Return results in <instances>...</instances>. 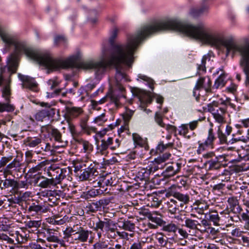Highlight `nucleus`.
<instances>
[{
  "label": "nucleus",
  "mask_w": 249,
  "mask_h": 249,
  "mask_svg": "<svg viewBox=\"0 0 249 249\" xmlns=\"http://www.w3.org/2000/svg\"><path fill=\"white\" fill-rule=\"evenodd\" d=\"M132 38L128 39L126 46H116L110 55H107L104 52L103 58L99 61L92 60L80 61L78 56H72L71 59L73 61L70 62L69 68H81L86 70L93 69L99 75L104 73L107 68L114 67L116 70V89L121 92L122 97L125 98L124 94L125 89L123 86V82L127 81L128 79L125 73L120 70V67L121 64L130 66L134 61L133 54L136 46L135 43H132Z\"/></svg>",
  "instance_id": "obj_1"
},
{
  "label": "nucleus",
  "mask_w": 249,
  "mask_h": 249,
  "mask_svg": "<svg viewBox=\"0 0 249 249\" xmlns=\"http://www.w3.org/2000/svg\"><path fill=\"white\" fill-rule=\"evenodd\" d=\"M167 30H176L182 32L188 36L200 40L212 46V32L207 28L203 24L200 23L196 25H193L181 22L177 19H170L162 22L143 26L135 35L127 36V42L125 45L114 44V40L117 37L119 32V30L116 27H114L109 40L112 46V49L109 54L105 51H103V54L105 52L107 55H110L116 46L122 45L125 46L127 45L129 38H132V43L136 44L135 52L139 44L145 37L153 33Z\"/></svg>",
  "instance_id": "obj_2"
},
{
  "label": "nucleus",
  "mask_w": 249,
  "mask_h": 249,
  "mask_svg": "<svg viewBox=\"0 0 249 249\" xmlns=\"http://www.w3.org/2000/svg\"><path fill=\"white\" fill-rule=\"evenodd\" d=\"M0 36L7 45L15 46V52L13 53H16L17 57H19L20 53L23 52L29 58L46 67L48 73L60 69L69 68L70 62L72 61L71 56L65 60L54 58L49 53H42L28 48L24 43L18 41L15 36L3 30L0 26Z\"/></svg>",
  "instance_id": "obj_3"
},
{
  "label": "nucleus",
  "mask_w": 249,
  "mask_h": 249,
  "mask_svg": "<svg viewBox=\"0 0 249 249\" xmlns=\"http://www.w3.org/2000/svg\"><path fill=\"white\" fill-rule=\"evenodd\" d=\"M75 170L81 180H89L95 182L99 180L100 175L95 165L90 162H82L75 166Z\"/></svg>",
  "instance_id": "obj_4"
},
{
  "label": "nucleus",
  "mask_w": 249,
  "mask_h": 249,
  "mask_svg": "<svg viewBox=\"0 0 249 249\" xmlns=\"http://www.w3.org/2000/svg\"><path fill=\"white\" fill-rule=\"evenodd\" d=\"M232 131V127L229 124L226 125L224 132L221 129L220 126L218 127L217 131V135L220 144L233 145L238 142H247V137L242 135L243 131L242 130H238L237 132L233 133L232 139L230 141H228L227 137L231 134Z\"/></svg>",
  "instance_id": "obj_5"
},
{
  "label": "nucleus",
  "mask_w": 249,
  "mask_h": 249,
  "mask_svg": "<svg viewBox=\"0 0 249 249\" xmlns=\"http://www.w3.org/2000/svg\"><path fill=\"white\" fill-rule=\"evenodd\" d=\"M20 61L19 57H17L16 53H12L7 58L6 65L0 67V85L4 78H10L12 74L16 73L18 70Z\"/></svg>",
  "instance_id": "obj_6"
},
{
  "label": "nucleus",
  "mask_w": 249,
  "mask_h": 249,
  "mask_svg": "<svg viewBox=\"0 0 249 249\" xmlns=\"http://www.w3.org/2000/svg\"><path fill=\"white\" fill-rule=\"evenodd\" d=\"M222 104L223 103L220 104L217 101H213L208 105V111L213 114L215 121L221 124L226 123V109L222 107Z\"/></svg>",
  "instance_id": "obj_7"
},
{
  "label": "nucleus",
  "mask_w": 249,
  "mask_h": 249,
  "mask_svg": "<svg viewBox=\"0 0 249 249\" xmlns=\"http://www.w3.org/2000/svg\"><path fill=\"white\" fill-rule=\"evenodd\" d=\"M47 174L51 178V180L55 186L60 184L61 181L66 177L68 174L66 169H62L60 167L54 168L50 167L48 170Z\"/></svg>",
  "instance_id": "obj_8"
},
{
  "label": "nucleus",
  "mask_w": 249,
  "mask_h": 249,
  "mask_svg": "<svg viewBox=\"0 0 249 249\" xmlns=\"http://www.w3.org/2000/svg\"><path fill=\"white\" fill-rule=\"evenodd\" d=\"M239 219V217L232 212V209L230 211L227 209L220 213V225H231L234 222L238 221Z\"/></svg>",
  "instance_id": "obj_9"
},
{
  "label": "nucleus",
  "mask_w": 249,
  "mask_h": 249,
  "mask_svg": "<svg viewBox=\"0 0 249 249\" xmlns=\"http://www.w3.org/2000/svg\"><path fill=\"white\" fill-rule=\"evenodd\" d=\"M42 131H46L51 134L55 141L61 143L60 146H64L66 144V142L64 141L60 132L53 126L50 124L46 125L41 127Z\"/></svg>",
  "instance_id": "obj_10"
},
{
  "label": "nucleus",
  "mask_w": 249,
  "mask_h": 249,
  "mask_svg": "<svg viewBox=\"0 0 249 249\" xmlns=\"http://www.w3.org/2000/svg\"><path fill=\"white\" fill-rule=\"evenodd\" d=\"M165 165H166V168L163 172L162 174L164 177L166 178H170L177 174L182 167V163L178 160L177 162L166 163Z\"/></svg>",
  "instance_id": "obj_11"
},
{
  "label": "nucleus",
  "mask_w": 249,
  "mask_h": 249,
  "mask_svg": "<svg viewBox=\"0 0 249 249\" xmlns=\"http://www.w3.org/2000/svg\"><path fill=\"white\" fill-rule=\"evenodd\" d=\"M212 82L209 77H200L197 81L196 85L194 88L193 94L195 96L196 90H200L204 89L207 92L211 91Z\"/></svg>",
  "instance_id": "obj_12"
},
{
  "label": "nucleus",
  "mask_w": 249,
  "mask_h": 249,
  "mask_svg": "<svg viewBox=\"0 0 249 249\" xmlns=\"http://www.w3.org/2000/svg\"><path fill=\"white\" fill-rule=\"evenodd\" d=\"M18 77L23 82V87L29 89L34 91H37L38 85L34 78L22 75L20 73L18 74Z\"/></svg>",
  "instance_id": "obj_13"
},
{
  "label": "nucleus",
  "mask_w": 249,
  "mask_h": 249,
  "mask_svg": "<svg viewBox=\"0 0 249 249\" xmlns=\"http://www.w3.org/2000/svg\"><path fill=\"white\" fill-rule=\"evenodd\" d=\"M83 113V109L78 107H66L64 117L67 122L77 118Z\"/></svg>",
  "instance_id": "obj_14"
},
{
  "label": "nucleus",
  "mask_w": 249,
  "mask_h": 249,
  "mask_svg": "<svg viewBox=\"0 0 249 249\" xmlns=\"http://www.w3.org/2000/svg\"><path fill=\"white\" fill-rule=\"evenodd\" d=\"M42 107H49L46 109H42L37 112L35 115V118L36 121L42 122L43 120L47 117H50L52 113L54 114L53 109L51 108L48 103L42 102L40 104Z\"/></svg>",
  "instance_id": "obj_15"
},
{
  "label": "nucleus",
  "mask_w": 249,
  "mask_h": 249,
  "mask_svg": "<svg viewBox=\"0 0 249 249\" xmlns=\"http://www.w3.org/2000/svg\"><path fill=\"white\" fill-rule=\"evenodd\" d=\"M216 140L213 130L212 127L209 128L208 130V135L206 140L203 143H199V147L197 150L198 153H200L201 150H204L207 146H212L213 145V142Z\"/></svg>",
  "instance_id": "obj_16"
},
{
  "label": "nucleus",
  "mask_w": 249,
  "mask_h": 249,
  "mask_svg": "<svg viewBox=\"0 0 249 249\" xmlns=\"http://www.w3.org/2000/svg\"><path fill=\"white\" fill-rule=\"evenodd\" d=\"M12 79L10 78H4V80L1 81V84L0 86L2 85H4L3 88L2 90V96L5 99L6 101H10V97L11 95V83Z\"/></svg>",
  "instance_id": "obj_17"
},
{
  "label": "nucleus",
  "mask_w": 249,
  "mask_h": 249,
  "mask_svg": "<svg viewBox=\"0 0 249 249\" xmlns=\"http://www.w3.org/2000/svg\"><path fill=\"white\" fill-rule=\"evenodd\" d=\"M89 119L88 115H85L81 118L80 125L82 131L88 135H90L91 133H96L97 129L95 127L90 126L88 124Z\"/></svg>",
  "instance_id": "obj_18"
},
{
  "label": "nucleus",
  "mask_w": 249,
  "mask_h": 249,
  "mask_svg": "<svg viewBox=\"0 0 249 249\" xmlns=\"http://www.w3.org/2000/svg\"><path fill=\"white\" fill-rule=\"evenodd\" d=\"M173 196L177 199L179 202V205L181 208H185V205H187L190 202V196L187 194H183L179 192H175L172 194Z\"/></svg>",
  "instance_id": "obj_19"
},
{
  "label": "nucleus",
  "mask_w": 249,
  "mask_h": 249,
  "mask_svg": "<svg viewBox=\"0 0 249 249\" xmlns=\"http://www.w3.org/2000/svg\"><path fill=\"white\" fill-rule=\"evenodd\" d=\"M113 139L111 137L104 138L101 141V144L98 146V152L102 155H107V149L112 144Z\"/></svg>",
  "instance_id": "obj_20"
},
{
  "label": "nucleus",
  "mask_w": 249,
  "mask_h": 249,
  "mask_svg": "<svg viewBox=\"0 0 249 249\" xmlns=\"http://www.w3.org/2000/svg\"><path fill=\"white\" fill-rule=\"evenodd\" d=\"M36 183L38 184V186L41 188H47L51 186H55L51 178H48L43 176L37 177L35 179Z\"/></svg>",
  "instance_id": "obj_21"
},
{
  "label": "nucleus",
  "mask_w": 249,
  "mask_h": 249,
  "mask_svg": "<svg viewBox=\"0 0 249 249\" xmlns=\"http://www.w3.org/2000/svg\"><path fill=\"white\" fill-rule=\"evenodd\" d=\"M168 210L171 214H176L181 211L183 208L179 205V202L173 199H171L167 203Z\"/></svg>",
  "instance_id": "obj_22"
},
{
  "label": "nucleus",
  "mask_w": 249,
  "mask_h": 249,
  "mask_svg": "<svg viewBox=\"0 0 249 249\" xmlns=\"http://www.w3.org/2000/svg\"><path fill=\"white\" fill-rule=\"evenodd\" d=\"M153 173L151 170V167L148 162L145 167L142 168L138 173V177L142 180L147 181L149 179L150 174Z\"/></svg>",
  "instance_id": "obj_23"
},
{
  "label": "nucleus",
  "mask_w": 249,
  "mask_h": 249,
  "mask_svg": "<svg viewBox=\"0 0 249 249\" xmlns=\"http://www.w3.org/2000/svg\"><path fill=\"white\" fill-rule=\"evenodd\" d=\"M209 205L204 201L197 200L193 204V209L199 214H205L204 211L208 210Z\"/></svg>",
  "instance_id": "obj_24"
},
{
  "label": "nucleus",
  "mask_w": 249,
  "mask_h": 249,
  "mask_svg": "<svg viewBox=\"0 0 249 249\" xmlns=\"http://www.w3.org/2000/svg\"><path fill=\"white\" fill-rule=\"evenodd\" d=\"M147 201V206L151 207H158L161 203L160 196L156 194L149 196Z\"/></svg>",
  "instance_id": "obj_25"
},
{
  "label": "nucleus",
  "mask_w": 249,
  "mask_h": 249,
  "mask_svg": "<svg viewBox=\"0 0 249 249\" xmlns=\"http://www.w3.org/2000/svg\"><path fill=\"white\" fill-rule=\"evenodd\" d=\"M42 142L41 136L28 137L24 140V143L30 147H35Z\"/></svg>",
  "instance_id": "obj_26"
},
{
  "label": "nucleus",
  "mask_w": 249,
  "mask_h": 249,
  "mask_svg": "<svg viewBox=\"0 0 249 249\" xmlns=\"http://www.w3.org/2000/svg\"><path fill=\"white\" fill-rule=\"evenodd\" d=\"M97 184L101 187L105 186H114L115 185V179L113 180L110 175H107L105 177H100Z\"/></svg>",
  "instance_id": "obj_27"
},
{
  "label": "nucleus",
  "mask_w": 249,
  "mask_h": 249,
  "mask_svg": "<svg viewBox=\"0 0 249 249\" xmlns=\"http://www.w3.org/2000/svg\"><path fill=\"white\" fill-rule=\"evenodd\" d=\"M205 218L213 223L214 225H220V215L216 211H211L205 213Z\"/></svg>",
  "instance_id": "obj_28"
},
{
  "label": "nucleus",
  "mask_w": 249,
  "mask_h": 249,
  "mask_svg": "<svg viewBox=\"0 0 249 249\" xmlns=\"http://www.w3.org/2000/svg\"><path fill=\"white\" fill-rule=\"evenodd\" d=\"M91 231L86 230L82 228L80 231L74 236L75 239L78 240L82 242H86Z\"/></svg>",
  "instance_id": "obj_29"
},
{
  "label": "nucleus",
  "mask_w": 249,
  "mask_h": 249,
  "mask_svg": "<svg viewBox=\"0 0 249 249\" xmlns=\"http://www.w3.org/2000/svg\"><path fill=\"white\" fill-rule=\"evenodd\" d=\"M155 239L160 246L165 247L168 243V238L162 232H157L155 234Z\"/></svg>",
  "instance_id": "obj_30"
},
{
  "label": "nucleus",
  "mask_w": 249,
  "mask_h": 249,
  "mask_svg": "<svg viewBox=\"0 0 249 249\" xmlns=\"http://www.w3.org/2000/svg\"><path fill=\"white\" fill-rule=\"evenodd\" d=\"M77 143L81 145L84 151V152H89L92 150V145L87 141L82 138H74Z\"/></svg>",
  "instance_id": "obj_31"
},
{
  "label": "nucleus",
  "mask_w": 249,
  "mask_h": 249,
  "mask_svg": "<svg viewBox=\"0 0 249 249\" xmlns=\"http://www.w3.org/2000/svg\"><path fill=\"white\" fill-rule=\"evenodd\" d=\"M15 107L10 103V101L6 102H0V113L3 112H13Z\"/></svg>",
  "instance_id": "obj_32"
},
{
  "label": "nucleus",
  "mask_w": 249,
  "mask_h": 249,
  "mask_svg": "<svg viewBox=\"0 0 249 249\" xmlns=\"http://www.w3.org/2000/svg\"><path fill=\"white\" fill-rule=\"evenodd\" d=\"M164 223V224L163 225L162 229L163 231L173 233L175 234L178 230V226L173 222L167 224H165V222Z\"/></svg>",
  "instance_id": "obj_33"
},
{
  "label": "nucleus",
  "mask_w": 249,
  "mask_h": 249,
  "mask_svg": "<svg viewBox=\"0 0 249 249\" xmlns=\"http://www.w3.org/2000/svg\"><path fill=\"white\" fill-rule=\"evenodd\" d=\"M104 226L105 229L107 232H114L117 230L115 223L110 219H105Z\"/></svg>",
  "instance_id": "obj_34"
},
{
  "label": "nucleus",
  "mask_w": 249,
  "mask_h": 249,
  "mask_svg": "<svg viewBox=\"0 0 249 249\" xmlns=\"http://www.w3.org/2000/svg\"><path fill=\"white\" fill-rule=\"evenodd\" d=\"M28 212L31 215H34L39 213L44 212V211L43 210L42 206L35 203H33L29 207Z\"/></svg>",
  "instance_id": "obj_35"
},
{
  "label": "nucleus",
  "mask_w": 249,
  "mask_h": 249,
  "mask_svg": "<svg viewBox=\"0 0 249 249\" xmlns=\"http://www.w3.org/2000/svg\"><path fill=\"white\" fill-rule=\"evenodd\" d=\"M157 215H158L157 212L155 213H148L146 215L152 222H154L160 226H161L163 224L164 222L161 218L157 216Z\"/></svg>",
  "instance_id": "obj_36"
},
{
  "label": "nucleus",
  "mask_w": 249,
  "mask_h": 249,
  "mask_svg": "<svg viewBox=\"0 0 249 249\" xmlns=\"http://www.w3.org/2000/svg\"><path fill=\"white\" fill-rule=\"evenodd\" d=\"M48 164L47 161H43L38 163L36 165H33L29 170L30 173H35L41 170L45 169L46 166Z\"/></svg>",
  "instance_id": "obj_37"
},
{
  "label": "nucleus",
  "mask_w": 249,
  "mask_h": 249,
  "mask_svg": "<svg viewBox=\"0 0 249 249\" xmlns=\"http://www.w3.org/2000/svg\"><path fill=\"white\" fill-rule=\"evenodd\" d=\"M119 227L126 231H133L135 229V224L129 220H124L120 223Z\"/></svg>",
  "instance_id": "obj_38"
},
{
  "label": "nucleus",
  "mask_w": 249,
  "mask_h": 249,
  "mask_svg": "<svg viewBox=\"0 0 249 249\" xmlns=\"http://www.w3.org/2000/svg\"><path fill=\"white\" fill-rule=\"evenodd\" d=\"M208 8V6L206 5H203L200 8H193L191 9V14L194 17H198L204 13L207 12Z\"/></svg>",
  "instance_id": "obj_39"
},
{
  "label": "nucleus",
  "mask_w": 249,
  "mask_h": 249,
  "mask_svg": "<svg viewBox=\"0 0 249 249\" xmlns=\"http://www.w3.org/2000/svg\"><path fill=\"white\" fill-rule=\"evenodd\" d=\"M141 105L140 107L142 108L145 107V105L150 104L152 102V98L149 92H145L143 96L141 98Z\"/></svg>",
  "instance_id": "obj_40"
},
{
  "label": "nucleus",
  "mask_w": 249,
  "mask_h": 249,
  "mask_svg": "<svg viewBox=\"0 0 249 249\" xmlns=\"http://www.w3.org/2000/svg\"><path fill=\"white\" fill-rule=\"evenodd\" d=\"M171 155L169 153H165L162 155L160 156L157 158L155 159L154 160L150 161V162L164 164V163L170 158Z\"/></svg>",
  "instance_id": "obj_41"
},
{
  "label": "nucleus",
  "mask_w": 249,
  "mask_h": 249,
  "mask_svg": "<svg viewBox=\"0 0 249 249\" xmlns=\"http://www.w3.org/2000/svg\"><path fill=\"white\" fill-rule=\"evenodd\" d=\"M225 84V75L222 74L215 80L213 88L217 89L219 88L224 87Z\"/></svg>",
  "instance_id": "obj_42"
},
{
  "label": "nucleus",
  "mask_w": 249,
  "mask_h": 249,
  "mask_svg": "<svg viewBox=\"0 0 249 249\" xmlns=\"http://www.w3.org/2000/svg\"><path fill=\"white\" fill-rule=\"evenodd\" d=\"M185 226L191 230H196L197 226L199 225L197 220L187 218L185 221Z\"/></svg>",
  "instance_id": "obj_43"
},
{
  "label": "nucleus",
  "mask_w": 249,
  "mask_h": 249,
  "mask_svg": "<svg viewBox=\"0 0 249 249\" xmlns=\"http://www.w3.org/2000/svg\"><path fill=\"white\" fill-rule=\"evenodd\" d=\"M209 170H218L221 168L222 164L217 160H210L207 161Z\"/></svg>",
  "instance_id": "obj_44"
},
{
  "label": "nucleus",
  "mask_w": 249,
  "mask_h": 249,
  "mask_svg": "<svg viewBox=\"0 0 249 249\" xmlns=\"http://www.w3.org/2000/svg\"><path fill=\"white\" fill-rule=\"evenodd\" d=\"M87 208H88L89 211L92 213H95L102 210L97 201L89 203L87 206Z\"/></svg>",
  "instance_id": "obj_45"
},
{
  "label": "nucleus",
  "mask_w": 249,
  "mask_h": 249,
  "mask_svg": "<svg viewBox=\"0 0 249 249\" xmlns=\"http://www.w3.org/2000/svg\"><path fill=\"white\" fill-rule=\"evenodd\" d=\"M21 165V164L19 161L15 159L12 162L8 164L6 167L9 168V169L12 170L13 171L17 170L19 171V168L20 167Z\"/></svg>",
  "instance_id": "obj_46"
},
{
  "label": "nucleus",
  "mask_w": 249,
  "mask_h": 249,
  "mask_svg": "<svg viewBox=\"0 0 249 249\" xmlns=\"http://www.w3.org/2000/svg\"><path fill=\"white\" fill-rule=\"evenodd\" d=\"M55 194L56 193L54 191H52L51 190H45L39 192L37 194V195L39 198L41 199H43V197H44L45 199H47V198H48V196H51L52 195V194Z\"/></svg>",
  "instance_id": "obj_47"
},
{
  "label": "nucleus",
  "mask_w": 249,
  "mask_h": 249,
  "mask_svg": "<svg viewBox=\"0 0 249 249\" xmlns=\"http://www.w3.org/2000/svg\"><path fill=\"white\" fill-rule=\"evenodd\" d=\"M16 240L18 243H23L27 241V237L24 232L19 233L18 231L16 232Z\"/></svg>",
  "instance_id": "obj_48"
},
{
  "label": "nucleus",
  "mask_w": 249,
  "mask_h": 249,
  "mask_svg": "<svg viewBox=\"0 0 249 249\" xmlns=\"http://www.w3.org/2000/svg\"><path fill=\"white\" fill-rule=\"evenodd\" d=\"M174 146L173 142H169L166 144H164L163 142H160L157 146V149L160 152H163L165 149L168 148H172Z\"/></svg>",
  "instance_id": "obj_49"
},
{
  "label": "nucleus",
  "mask_w": 249,
  "mask_h": 249,
  "mask_svg": "<svg viewBox=\"0 0 249 249\" xmlns=\"http://www.w3.org/2000/svg\"><path fill=\"white\" fill-rule=\"evenodd\" d=\"M156 122L161 127H164L165 124L163 122V116L160 112H157L155 115Z\"/></svg>",
  "instance_id": "obj_50"
},
{
  "label": "nucleus",
  "mask_w": 249,
  "mask_h": 249,
  "mask_svg": "<svg viewBox=\"0 0 249 249\" xmlns=\"http://www.w3.org/2000/svg\"><path fill=\"white\" fill-rule=\"evenodd\" d=\"M4 184L6 188L12 187L13 189H16L17 181L14 179H6L4 180Z\"/></svg>",
  "instance_id": "obj_51"
},
{
  "label": "nucleus",
  "mask_w": 249,
  "mask_h": 249,
  "mask_svg": "<svg viewBox=\"0 0 249 249\" xmlns=\"http://www.w3.org/2000/svg\"><path fill=\"white\" fill-rule=\"evenodd\" d=\"M107 121L106 118L105 113H102L101 115L96 117L94 120V122L98 124L99 125H102L103 123Z\"/></svg>",
  "instance_id": "obj_52"
},
{
  "label": "nucleus",
  "mask_w": 249,
  "mask_h": 249,
  "mask_svg": "<svg viewBox=\"0 0 249 249\" xmlns=\"http://www.w3.org/2000/svg\"><path fill=\"white\" fill-rule=\"evenodd\" d=\"M148 163L151 167V170H152L153 173L158 171L159 169H163L165 165V164L156 163L150 162H148Z\"/></svg>",
  "instance_id": "obj_53"
},
{
  "label": "nucleus",
  "mask_w": 249,
  "mask_h": 249,
  "mask_svg": "<svg viewBox=\"0 0 249 249\" xmlns=\"http://www.w3.org/2000/svg\"><path fill=\"white\" fill-rule=\"evenodd\" d=\"M26 225L29 228H38L41 226V221L40 220H30L27 222Z\"/></svg>",
  "instance_id": "obj_54"
},
{
  "label": "nucleus",
  "mask_w": 249,
  "mask_h": 249,
  "mask_svg": "<svg viewBox=\"0 0 249 249\" xmlns=\"http://www.w3.org/2000/svg\"><path fill=\"white\" fill-rule=\"evenodd\" d=\"M228 202L230 205L231 208L232 209L238 205L239 202L237 197L235 196H231L228 198Z\"/></svg>",
  "instance_id": "obj_55"
},
{
  "label": "nucleus",
  "mask_w": 249,
  "mask_h": 249,
  "mask_svg": "<svg viewBox=\"0 0 249 249\" xmlns=\"http://www.w3.org/2000/svg\"><path fill=\"white\" fill-rule=\"evenodd\" d=\"M94 249H108V245L105 241H99L94 245Z\"/></svg>",
  "instance_id": "obj_56"
},
{
  "label": "nucleus",
  "mask_w": 249,
  "mask_h": 249,
  "mask_svg": "<svg viewBox=\"0 0 249 249\" xmlns=\"http://www.w3.org/2000/svg\"><path fill=\"white\" fill-rule=\"evenodd\" d=\"M133 139L135 143L138 145L142 146L144 143V142L142 138L137 134H133Z\"/></svg>",
  "instance_id": "obj_57"
},
{
  "label": "nucleus",
  "mask_w": 249,
  "mask_h": 249,
  "mask_svg": "<svg viewBox=\"0 0 249 249\" xmlns=\"http://www.w3.org/2000/svg\"><path fill=\"white\" fill-rule=\"evenodd\" d=\"M55 194H52L51 196H48L47 199H44V202H48V205L53 206L56 204L57 198L54 196Z\"/></svg>",
  "instance_id": "obj_58"
},
{
  "label": "nucleus",
  "mask_w": 249,
  "mask_h": 249,
  "mask_svg": "<svg viewBox=\"0 0 249 249\" xmlns=\"http://www.w3.org/2000/svg\"><path fill=\"white\" fill-rule=\"evenodd\" d=\"M207 59V56L206 55H204L200 62V64H197L198 67L197 69L199 71H206V67H205V64L206 61Z\"/></svg>",
  "instance_id": "obj_59"
},
{
  "label": "nucleus",
  "mask_w": 249,
  "mask_h": 249,
  "mask_svg": "<svg viewBox=\"0 0 249 249\" xmlns=\"http://www.w3.org/2000/svg\"><path fill=\"white\" fill-rule=\"evenodd\" d=\"M134 114V111L126 108V110L124 114V118L125 121H129Z\"/></svg>",
  "instance_id": "obj_60"
},
{
  "label": "nucleus",
  "mask_w": 249,
  "mask_h": 249,
  "mask_svg": "<svg viewBox=\"0 0 249 249\" xmlns=\"http://www.w3.org/2000/svg\"><path fill=\"white\" fill-rule=\"evenodd\" d=\"M48 84L51 86V89H53L59 85V82L58 81L57 78H54L52 79H50L48 81Z\"/></svg>",
  "instance_id": "obj_61"
},
{
  "label": "nucleus",
  "mask_w": 249,
  "mask_h": 249,
  "mask_svg": "<svg viewBox=\"0 0 249 249\" xmlns=\"http://www.w3.org/2000/svg\"><path fill=\"white\" fill-rule=\"evenodd\" d=\"M180 128L179 134L184 137H187V134L189 132L188 124H183L180 126Z\"/></svg>",
  "instance_id": "obj_62"
},
{
  "label": "nucleus",
  "mask_w": 249,
  "mask_h": 249,
  "mask_svg": "<svg viewBox=\"0 0 249 249\" xmlns=\"http://www.w3.org/2000/svg\"><path fill=\"white\" fill-rule=\"evenodd\" d=\"M100 191L98 189H92L89 191L87 194V198H89V196L90 197H95L100 194Z\"/></svg>",
  "instance_id": "obj_63"
},
{
  "label": "nucleus",
  "mask_w": 249,
  "mask_h": 249,
  "mask_svg": "<svg viewBox=\"0 0 249 249\" xmlns=\"http://www.w3.org/2000/svg\"><path fill=\"white\" fill-rule=\"evenodd\" d=\"M66 39L64 36H56L54 39V43L56 45H59L60 44H65L66 42Z\"/></svg>",
  "instance_id": "obj_64"
}]
</instances>
